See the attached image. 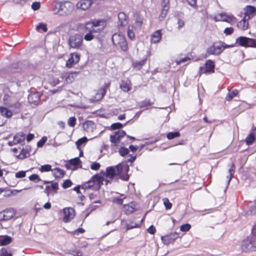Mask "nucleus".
<instances>
[{
  "label": "nucleus",
  "instance_id": "obj_1",
  "mask_svg": "<svg viewBox=\"0 0 256 256\" xmlns=\"http://www.w3.org/2000/svg\"><path fill=\"white\" fill-rule=\"evenodd\" d=\"M129 166L126 164H120L115 166H110L106 168L105 172L104 181L106 178H113L115 176L118 175L120 178L124 180H128L129 175L128 174Z\"/></svg>",
  "mask_w": 256,
  "mask_h": 256
},
{
  "label": "nucleus",
  "instance_id": "obj_2",
  "mask_svg": "<svg viewBox=\"0 0 256 256\" xmlns=\"http://www.w3.org/2000/svg\"><path fill=\"white\" fill-rule=\"evenodd\" d=\"M3 104L14 110H20L21 104L16 94L6 90L2 97Z\"/></svg>",
  "mask_w": 256,
  "mask_h": 256
},
{
  "label": "nucleus",
  "instance_id": "obj_3",
  "mask_svg": "<svg viewBox=\"0 0 256 256\" xmlns=\"http://www.w3.org/2000/svg\"><path fill=\"white\" fill-rule=\"evenodd\" d=\"M105 175L104 172H101L100 174L94 176L90 180L82 185V188L84 189L92 188L94 190H98L104 181Z\"/></svg>",
  "mask_w": 256,
  "mask_h": 256
},
{
  "label": "nucleus",
  "instance_id": "obj_4",
  "mask_svg": "<svg viewBox=\"0 0 256 256\" xmlns=\"http://www.w3.org/2000/svg\"><path fill=\"white\" fill-rule=\"evenodd\" d=\"M74 10V5L70 2H57L53 12L59 16H64L72 12Z\"/></svg>",
  "mask_w": 256,
  "mask_h": 256
},
{
  "label": "nucleus",
  "instance_id": "obj_5",
  "mask_svg": "<svg viewBox=\"0 0 256 256\" xmlns=\"http://www.w3.org/2000/svg\"><path fill=\"white\" fill-rule=\"evenodd\" d=\"M213 19L215 22H224L231 24L236 23V19L234 15L224 12L215 14L213 17Z\"/></svg>",
  "mask_w": 256,
  "mask_h": 256
},
{
  "label": "nucleus",
  "instance_id": "obj_6",
  "mask_svg": "<svg viewBox=\"0 0 256 256\" xmlns=\"http://www.w3.org/2000/svg\"><path fill=\"white\" fill-rule=\"evenodd\" d=\"M114 44L119 46L123 51L126 50L128 44L124 36L121 33H116L112 36Z\"/></svg>",
  "mask_w": 256,
  "mask_h": 256
},
{
  "label": "nucleus",
  "instance_id": "obj_7",
  "mask_svg": "<svg viewBox=\"0 0 256 256\" xmlns=\"http://www.w3.org/2000/svg\"><path fill=\"white\" fill-rule=\"evenodd\" d=\"M88 24H92V32H101L106 26V22L104 20H96L90 22L86 24V26L88 28Z\"/></svg>",
  "mask_w": 256,
  "mask_h": 256
},
{
  "label": "nucleus",
  "instance_id": "obj_8",
  "mask_svg": "<svg viewBox=\"0 0 256 256\" xmlns=\"http://www.w3.org/2000/svg\"><path fill=\"white\" fill-rule=\"evenodd\" d=\"M82 43V38L79 34L71 36L68 40V44L73 48H80Z\"/></svg>",
  "mask_w": 256,
  "mask_h": 256
},
{
  "label": "nucleus",
  "instance_id": "obj_9",
  "mask_svg": "<svg viewBox=\"0 0 256 256\" xmlns=\"http://www.w3.org/2000/svg\"><path fill=\"white\" fill-rule=\"evenodd\" d=\"M236 43L244 47H254L256 46V42L254 39L245 36L238 37L236 40Z\"/></svg>",
  "mask_w": 256,
  "mask_h": 256
},
{
  "label": "nucleus",
  "instance_id": "obj_10",
  "mask_svg": "<svg viewBox=\"0 0 256 256\" xmlns=\"http://www.w3.org/2000/svg\"><path fill=\"white\" fill-rule=\"evenodd\" d=\"M126 132L122 130H119L110 136V141L115 146H117L122 138L126 136Z\"/></svg>",
  "mask_w": 256,
  "mask_h": 256
},
{
  "label": "nucleus",
  "instance_id": "obj_11",
  "mask_svg": "<svg viewBox=\"0 0 256 256\" xmlns=\"http://www.w3.org/2000/svg\"><path fill=\"white\" fill-rule=\"evenodd\" d=\"M224 50V46L222 43L214 44L209 47L207 50V53L209 54L218 55Z\"/></svg>",
  "mask_w": 256,
  "mask_h": 256
},
{
  "label": "nucleus",
  "instance_id": "obj_12",
  "mask_svg": "<svg viewBox=\"0 0 256 256\" xmlns=\"http://www.w3.org/2000/svg\"><path fill=\"white\" fill-rule=\"evenodd\" d=\"M100 0H80L76 4V8L81 10H86L95 2H98Z\"/></svg>",
  "mask_w": 256,
  "mask_h": 256
},
{
  "label": "nucleus",
  "instance_id": "obj_13",
  "mask_svg": "<svg viewBox=\"0 0 256 256\" xmlns=\"http://www.w3.org/2000/svg\"><path fill=\"white\" fill-rule=\"evenodd\" d=\"M15 214L14 209L7 208L0 212V220H8L12 218Z\"/></svg>",
  "mask_w": 256,
  "mask_h": 256
},
{
  "label": "nucleus",
  "instance_id": "obj_14",
  "mask_svg": "<svg viewBox=\"0 0 256 256\" xmlns=\"http://www.w3.org/2000/svg\"><path fill=\"white\" fill-rule=\"evenodd\" d=\"M63 212L64 217L63 220L64 222H70L75 216V212L72 208H64Z\"/></svg>",
  "mask_w": 256,
  "mask_h": 256
},
{
  "label": "nucleus",
  "instance_id": "obj_15",
  "mask_svg": "<svg viewBox=\"0 0 256 256\" xmlns=\"http://www.w3.org/2000/svg\"><path fill=\"white\" fill-rule=\"evenodd\" d=\"M26 136L22 132L17 133L14 137L12 141H9L8 144L12 146L16 144H22L25 140Z\"/></svg>",
  "mask_w": 256,
  "mask_h": 256
},
{
  "label": "nucleus",
  "instance_id": "obj_16",
  "mask_svg": "<svg viewBox=\"0 0 256 256\" xmlns=\"http://www.w3.org/2000/svg\"><path fill=\"white\" fill-rule=\"evenodd\" d=\"M80 56L78 53L74 52L70 54V58L66 62V66L70 68L78 62Z\"/></svg>",
  "mask_w": 256,
  "mask_h": 256
},
{
  "label": "nucleus",
  "instance_id": "obj_17",
  "mask_svg": "<svg viewBox=\"0 0 256 256\" xmlns=\"http://www.w3.org/2000/svg\"><path fill=\"white\" fill-rule=\"evenodd\" d=\"M20 110H14L7 106H0V114L6 118H10L14 114L19 112Z\"/></svg>",
  "mask_w": 256,
  "mask_h": 256
},
{
  "label": "nucleus",
  "instance_id": "obj_18",
  "mask_svg": "<svg viewBox=\"0 0 256 256\" xmlns=\"http://www.w3.org/2000/svg\"><path fill=\"white\" fill-rule=\"evenodd\" d=\"M78 76V72H65L62 74V78L64 80L66 84L72 82Z\"/></svg>",
  "mask_w": 256,
  "mask_h": 256
},
{
  "label": "nucleus",
  "instance_id": "obj_19",
  "mask_svg": "<svg viewBox=\"0 0 256 256\" xmlns=\"http://www.w3.org/2000/svg\"><path fill=\"white\" fill-rule=\"evenodd\" d=\"M214 62L209 60L206 62L204 66V68L200 67V68L202 71L204 70V73H211L214 72Z\"/></svg>",
  "mask_w": 256,
  "mask_h": 256
},
{
  "label": "nucleus",
  "instance_id": "obj_20",
  "mask_svg": "<svg viewBox=\"0 0 256 256\" xmlns=\"http://www.w3.org/2000/svg\"><path fill=\"white\" fill-rule=\"evenodd\" d=\"M242 249L244 251L256 250V242H252L250 240H247L243 242Z\"/></svg>",
  "mask_w": 256,
  "mask_h": 256
},
{
  "label": "nucleus",
  "instance_id": "obj_21",
  "mask_svg": "<svg viewBox=\"0 0 256 256\" xmlns=\"http://www.w3.org/2000/svg\"><path fill=\"white\" fill-rule=\"evenodd\" d=\"M178 237V234L176 232L172 233L170 234L162 236L161 239L163 243L165 244H168Z\"/></svg>",
  "mask_w": 256,
  "mask_h": 256
},
{
  "label": "nucleus",
  "instance_id": "obj_22",
  "mask_svg": "<svg viewBox=\"0 0 256 256\" xmlns=\"http://www.w3.org/2000/svg\"><path fill=\"white\" fill-rule=\"evenodd\" d=\"M244 16L246 18L250 19L254 16V14L256 15V8L252 6H247L244 8Z\"/></svg>",
  "mask_w": 256,
  "mask_h": 256
},
{
  "label": "nucleus",
  "instance_id": "obj_23",
  "mask_svg": "<svg viewBox=\"0 0 256 256\" xmlns=\"http://www.w3.org/2000/svg\"><path fill=\"white\" fill-rule=\"evenodd\" d=\"M82 128L87 133H92L96 129V125L94 122L91 120H88L82 124Z\"/></svg>",
  "mask_w": 256,
  "mask_h": 256
},
{
  "label": "nucleus",
  "instance_id": "obj_24",
  "mask_svg": "<svg viewBox=\"0 0 256 256\" xmlns=\"http://www.w3.org/2000/svg\"><path fill=\"white\" fill-rule=\"evenodd\" d=\"M80 164V160L78 158H76L70 160L68 164H66L65 166L68 170H74Z\"/></svg>",
  "mask_w": 256,
  "mask_h": 256
},
{
  "label": "nucleus",
  "instance_id": "obj_25",
  "mask_svg": "<svg viewBox=\"0 0 256 256\" xmlns=\"http://www.w3.org/2000/svg\"><path fill=\"white\" fill-rule=\"evenodd\" d=\"M162 34L161 30H157L152 34L150 38L152 44H156L160 42L162 39Z\"/></svg>",
  "mask_w": 256,
  "mask_h": 256
},
{
  "label": "nucleus",
  "instance_id": "obj_26",
  "mask_svg": "<svg viewBox=\"0 0 256 256\" xmlns=\"http://www.w3.org/2000/svg\"><path fill=\"white\" fill-rule=\"evenodd\" d=\"M118 26L120 30V27L126 26L128 23L126 14L124 12H120L118 14Z\"/></svg>",
  "mask_w": 256,
  "mask_h": 256
},
{
  "label": "nucleus",
  "instance_id": "obj_27",
  "mask_svg": "<svg viewBox=\"0 0 256 256\" xmlns=\"http://www.w3.org/2000/svg\"><path fill=\"white\" fill-rule=\"evenodd\" d=\"M132 83L130 80H122L120 84V88L124 92H128L131 90Z\"/></svg>",
  "mask_w": 256,
  "mask_h": 256
},
{
  "label": "nucleus",
  "instance_id": "obj_28",
  "mask_svg": "<svg viewBox=\"0 0 256 256\" xmlns=\"http://www.w3.org/2000/svg\"><path fill=\"white\" fill-rule=\"evenodd\" d=\"M144 22V18L140 15H136L135 18V22L132 26L134 29H139L141 28Z\"/></svg>",
  "mask_w": 256,
  "mask_h": 256
},
{
  "label": "nucleus",
  "instance_id": "obj_29",
  "mask_svg": "<svg viewBox=\"0 0 256 256\" xmlns=\"http://www.w3.org/2000/svg\"><path fill=\"white\" fill-rule=\"evenodd\" d=\"M248 19L244 17L242 20L239 22L237 24L238 28L243 30H245L248 28Z\"/></svg>",
  "mask_w": 256,
  "mask_h": 256
},
{
  "label": "nucleus",
  "instance_id": "obj_30",
  "mask_svg": "<svg viewBox=\"0 0 256 256\" xmlns=\"http://www.w3.org/2000/svg\"><path fill=\"white\" fill-rule=\"evenodd\" d=\"M165 4V6L164 8L161 12V13L159 16V20H162L166 16L168 9V7L166 6V4L169 2V0H163Z\"/></svg>",
  "mask_w": 256,
  "mask_h": 256
},
{
  "label": "nucleus",
  "instance_id": "obj_31",
  "mask_svg": "<svg viewBox=\"0 0 256 256\" xmlns=\"http://www.w3.org/2000/svg\"><path fill=\"white\" fill-rule=\"evenodd\" d=\"M106 92L104 88H100L93 98V100L94 101H98L100 100L104 95L105 94Z\"/></svg>",
  "mask_w": 256,
  "mask_h": 256
},
{
  "label": "nucleus",
  "instance_id": "obj_32",
  "mask_svg": "<svg viewBox=\"0 0 256 256\" xmlns=\"http://www.w3.org/2000/svg\"><path fill=\"white\" fill-rule=\"evenodd\" d=\"M53 176L55 178H61L64 175V172L60 168H56L52 170Z\"/></svg>",
  "mask_w": 256,
  "mask_h": 256
},
{
  "label": "nucleus",
  "instance_id": "obj_33",
  "mask_svg": "<svg viewBox=\"0 0 256 256\" xmlns=\"http://www.w3.org/2000/svg\"><path fill=\"white\" fill-rule=\"evenodd\" d=\"M136 206L135 204L130 203L128 204L125 205L124 208L127 214H131L136 210Z\"/></svg>",
  "mask_w": 256,
  "mask_h": 256
},
{
  "label": "nucleus",
  "instance_id": "obj_34",
  "mask_svg": "<svg viewBox=\"0 0 256 256\" xmlns=\"http://www.w3.org/2000/svg\"><path fill=\"white\" fill-rule=\"evenodd\" d=\"M12 239L10 237L8 236H0V245L4 246L10 243Z\"/></svg>",
  "mask_w": 256,
  "mask_h": 256
},
{
  "label": "nucleus",
  "instance_id": "obj_35",
  "mask_svg": "<svg viewBox=\"0 0 256 256\" xmlns=\"http://www.w3.org/2000/svg\"><path fill=\"white\" fill-rule=\"evenodd\" d=\"M238 94V90H234L232 92H228L226 98L227 100H230L232 98L236 96Z\"/></svg>",
  "mask_w": 256,
  "mask_h": 256
},
{
  "label": "nucleus",
  "instance_id": "obj_36",
  "mask_svg": "<svg viewBox=\"0 0 256 256\" xmlns=\"http://www.w3.org/2000/svg\"><path fill=\"white\" fill-rule=\"evenodd\" d=\"M88 141V138L86 137H83L78 139L76 142V146L78 149L83 144L86 143Z\"/></svg>",
  "mask_w": 256,
  "mask_h": 256
},
{
  "label": "nucleus",
  "instance_id": "obj_37",
  "mask_svg": "<svg viewBox=\"0 0 256 256\" xmlns=\"http://www.w3.org/2000/svg\"><path fill=\"white\" fill-rule=\"evenodd\" d=\"M146 59L136 62L133 64L134 67L136 69L139 70L146 64Z\"/></svg>",
  "mask_w": 256,
  "mask_h": 256
},
{
  "label": "nucleus",
  "instance_id": "obj_38",
  "mask_svg": "<svg viewBox=\"0 0 256 256\" xmlns=\"http://www.w3.org/2000/svg\"><path fill=\"white\" fill-rule=\"evenodd\" d=\"M255 140V137L253 134H250L246 139V142L248 145H250L252 144V142Z\"/></svg>",
  "mask_w": 256,
  "mask_h": 256
},
{
  "label": "nucleus",
  "instance_id": "obj_39",
  "mask_svg": "<svg viewBox=\"0 0 256 256\" xmlns=\"http://www.w3.org/2000/svg\"><path fill=\"white\" fill-rule=\"evenodd\" d=\"M229 174H230V176H228V182L229 183L234 173L235 172V166L234 164H232L230 166V168H229Z\"/></svg>",
  "mask_w": 256,
  "mask_h": 256
},
{
  "label": "nucleus",
  "instance_id": "obj_40",
  "mask_svg": "<svg viewBox=\"0 0 256 256\" xmlns=\"http://www.w3.org/2000/svg\"><path fill=\"white\" fill-rule=\"evenodd\" d=\"M40 170L42 172H48L50 170H52V166L50 164H44L40 166Z\"/></svg>",
  "mask_w": 256,
  "mask_h": 256
},
{
  "label": "nucleus",
  "instance_id": "obj_41",
  "mask_svg": "<svg viewBox=\"0 0 256 256\" xmlns=\"http://www.w3.org/2000/svg\"><path fill=\"white\" fill-rule=\"evenodd\" d=\"M180 136V134L178 132H170L167 134L166 137L168 140H172L175 138L178 137V136Z\"/></svg>",
  "mask_w": 256,
  "mask_h": 256
},
{
  "label": "nucleus",
  "instance_id": "obj_42",
  "mask_svg": "<svg viewBox=\"0 0 256 256\" xmlns=\"http://www.w3.org/2000/svg\"><path fill=\"white\" fill-rule=\"evenodd\" d=\"M164 204V205L166 209L169 210L172 208V204L170 202L168 198H164L162 199Z\"/></svg>",
  "mask_w": 256,
  "mask_h": 256
},
{
  "label": "nucleus",
  "instance_id": "obj_43",
  "mask_svg": "<svg viewBox=\"0 0 256 256\" xmlns=\"http://www.w3.org/2000/svg\"><path fill=\"white\" fill-rule=\"evenodd\" d=\"M36 30H42L44 32H46L48 30L46 25L43 23H40L38 24L36 27Z\"/></svg>",
  "mask_w": 256,
  "mask_h": 256
},
{
  "label": "nucleus",
  "instance_id": "obj_44",
  "mask_svg": "<svg viewBox=\"0 0 256 256\" xmlns=\"http://www.w3.org/2000/svg\"><path fill=\"white\" fill-rule=\"evenodd\" d=\"M191 228V226L188 224H184L182 225L180 227V230L182 232H188V231Z\"/></svg>",
  "mask_w": 256,
  "mask_h": 256
},
{
  "label": "nucleus",
  "instance_id": "obj_45",
  "mask_svg": "<svg viewBox=\"0 0 256 256\" xmlns=\"http://www.w3.org/2000/svg\"><path fill=\"white\" fill-rule=\"evenodd\" d=\"M76 118L74 117H70L68 121V124L71 127H74L76 124Z\"/></svg>",
  "mask_w": 256,
  "mask_h": 256
},
{
  "label": "nucleus",
  "instance_id": "obj_46",
  "mask_svg": "<svg viewBox=\"0 0 256 256\" xmlns=\"http://www.w3.org/2000/svg\"><path fill=\"white\" fill-rule=\"evenodd\" d=\"M118 152L120 156H124L128 154V150L126 148L122 147L120 148Z\"/></svg>",
  "mask_w": 256,
  "mask_h": 256
},
{
  "label": "nucleus",
  "instance_id": "obj_47",
  "mask_svg": "<svg viewBox=\"0 0 256 256\" xmlns=\"http://www.w3.org/2000/svg\"><path fill=\"white\" fill-rule=\"evenodd\" d=\"M29 156L28 152L25 150H22L19 154V158L21 159L27 158Z\"/></svg>",
  "mask_w": 256,
  "mask_h": 256
},
{
  "label": "nucleus",
  "instance_id": "obj_48",
  "mask_svg": "<svg viewBox=\"0 0 256 256\" xmlns=\"http://www.w3.org/2000/svg\"><path fill=\"white\" fill-rule=\"evenodd\" d=\"M26 176V171L22 170L16 173L15 176L16 178H23Z\"/></svg>",
  "mask_w": 256,
  "mask_h": 256
},
{
  "label": "nucleus",
  "instance_id": "obj_49",
  "mask_svg": "<svg viewBox=\"0 0 256 256\" xmlns=\"http://www.w3.org/2000/svg\"><path fill=\"white\" fill-rule=\"evenodd\" d=\"M132 28H134L132 26V28H130V26H129L128 28V37L130 39H132V40L134 38V34L132 32Z\"/></svg>",
  "mask_w": 256,
  "mask_h": 256
},
{
  "label": "nucleus",
  "instance_id": "obj_50",
  "mask_svg": "<svg viewBox=\"0 0 256 256\" xmlns=\"http://www.w3.org/2000/svg\"><path fill=\"white\" fill-rule=\"evenodd\" d=\"M92 32H92L91 30L89 33L86 34L84 36V40L86 41H90L92 40L94 38L93 34H92Z\"/></svg>",
  "mask_w": 256,
  "mask_h": 256
},
{
  "label": "nucleus",
  "instance_id": "obj_51",
  "mask_svg": "<svg viewBox=\"0 0 256 256\" xmlns=\"http://www.w3.org/2000/svg\"><path fill=\"white\" fill-rule=\"evenodd\" d=\"M47 138L46 136H44L37 143V146L38 147H42L44 144H45V142H46Z\"/></svg>",
  "mask_w": 256,
  "mask_h": 256
},
{
  "label": "nucleus",
  "instance_id": "obj_52",
  "mask_svg": "<svg viewBox=\"0 0 256 256\" xmlns=\"http://www.w3.org/2000/svg\"><path fill=\"white\" fill-rule=\"evenodd\" d=\"M96 195L95 194H91L90 195V198L92 201V202L93 203H100V201L98 200H97L96 198Z\"/></svg>",
  "mask_w": 256,
  "mask_h": 256
},
{
  "label": "nucleus",
  "instance_id": "obj_53",
  "mask_svg": "<svg viewBox=\"0 0 256 256\" xmlns=\"http://www.w3.org/2000/svg\"><path fill=\"white\" fill-rule=\"evenodd\" d=\"M72 182L69 180H66L63 183L62 187L64 188H66L70 187L72 186Z\"/></svg>",
  "mask_w": 256,
  "mask_h": 256
},
{
  "label": "nucleus",
  "instance_id": "obj_54",
  "mask_svg": "<svg viewBox=\"0 0 256 256\" xmlns=\"http://www.w3.org/2000/svg\"><path fill=\"white\" fill-rule=\"evenodd\" d=\"M100 165L99 163L94 162L91 164L90 168H91V169H92L93 170H96L100 168Z\"/></svg>",
  "mask_w": 256,
  "mask_h": 256
},
{
  "label": "nucleus",
  "instance_id": "obj_55",
  "mask_svg": "<svg viewBox=\"0 0 256 256\" xmlns=\"http://www.w3.org/2000/svg\"><path fill=\"white\" fill-rule=\"evenodd\" d=\"M122 127V124L120 122L113 124L111 126V128L112 130H116Z\"/></svg>",
  "mask_w": 256,
  "mask_h": 256
},
{
  "label": "nucleus",
  "instance_id": "obj_56",
  "mask_svg": "<svg viewBox=\"0 0 256 256\" xmlns=\"http://www.w3.org/2000/svg\"><path fill=\"white\" fill-rule=\"evenodd\" d=\"M84 232V230L82 228H78L77 230L73 231L72 234L74 236L78 235L79 234H82Z\"/></svg>",
  "mask_w": 256,
  "mask_h": 256
},
{
  "label": "nucleus",
  "instance_id": "obj_57",
  "mask_svg": "<svg viewBox=\"0 0 256 256\" xmlns=\"http://www.w3.org/2000/svg\"><path fill=\"white\" fill-rule=\"evenodd\" d=\"M1 256H12L11 253L8 252L6 250L2 248L0 251Z\"/></svg>",
  "mask_w": 256,
  "mask_h": 256
},
{
  "label": "nucleus",
  "instance_id": "obj_58",
  "mask_svg": "<svg viewBox=\"0 0 256 256\" xmlns=\"http://www.w3.org/2000/svg\"><path fill=\"white\" fill-rule=\"evenodd\" d=\"M29 180L32 181H39L40 178L37 174H32L29 176Z\"/></svg>",
  "mask_w": 256,
  "mask_h": 256
},
{
  "label": "nucleus",
  "instance_id": "obj_59",
  "mask_svg": "<svg viewBox=\"0 0 256 256\" xmlns=\"http://www.w3.org/2000/svg\"><path fill=\"white\" fill-rule=\"evenodd\" d=\"M40 2H33L32 5V8L34 10H38L40 8Z\"/></svg>",
  "mask_w": 256,
  "mask_h": 256
},
{
  "label": "nucleus",
  "instance_id": "obj_60",
  "mask_svg": "<svg viewBox=\"0 0 256 256\" xmlns=\"http://www.w3.org/2000/svg\"><path fill=\"white\" fill-rule=\"evenodd\" d=\"M234 32V28L232 27L230 28H226L224 30V33L226 35H230L232 34Z\"/></svg>",
  "mask_w": 256,
  "mask_h": 256
},
{
  "label": "nucleus",
  "instance_id": "obj_61",
  "mask_svg": "<svg viewBox=\"0 0 256 256\" xmlns=\"http://www.w3.org/2000/svg\"><path fill=\"white\" fill-rule=\"evenodd\" d=\"M188 60H190L189 58H188L187 57H185L184 58H180V60H177L176 61V62L177 64H180L182 63L185 62Z\"/></svg>",
  "mask_w": 256,
  "mask_h": 256
},
{
  "label": "nucleus",
  "instance_id": "obj_62",
  "mask_svg": "<svg viewBox=\"0 0 256 256\" xmlns=\"http://www.w3.org/2000/svg\"><path fill=\"white\" fill-rule=\"evenodd\" d=\"M148 232L150 234H154L156 232V228L153 226H151L148 229Z\"/></svg>",
  "mask_w": 256,
  "mask_h": 256
},
{
  "label": "nucleus",
  "instance_id": "obj_63",
  "mask_svg": "<svg viewBox=\"0 0 256 256\" xmlns=\"http://www.w3.org/2000/svg\"><path fill=\"white\" fill-rule=\"evenodd\" d=\"M184 24V22L182 20H178V28H182Z\"/></svg>",
  "mask_w": 256,
  "mask_h": 256
},
{
  "label": "nucleus",
  "instance_id": "obj_64",
  "mask_svg": "<svg viewBox=\"0 0 256 256\" xmlns=\"http://www.w3.org/2000/svg\"><path fill=\"white\" fill-rule=\"evenodd\" d=\"M51 188L53 190H56L58 188V184L57 182H52L51 185Z\"/></svg>",
  "mask_w": 256,
  "mask_h": 256
}]
</instances>
